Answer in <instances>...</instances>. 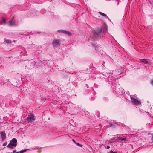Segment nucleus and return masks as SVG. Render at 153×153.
Here are the masks:
<instances>
[{"label": "nucleus", "instance_id": "nucleus-1", "mask_svg": "<svg viewBox=\"0 0 153 153\" xmlns=\"http://www.w3.org/2000/svg\"><path fill=\"white\" fill-rule=\"evenodd\" d=\"M17 140L16 139L14 138L10 141V143L7 145V147L8 148L13 149V146L16 147L17 145Z\"/></svg>", "mask_w": 153, "mask_h": 153}, {"label": "nucleus", "instance_id": "nucleus-2", "mask_svg": "<svg viewBox=\"0 0 153 153\" xmlns=\"http://www.w3.org/2000/svg\"><path fill=\"white\" fill-rule=\"evenodd\" d=\"M8 25L10 26H16L19 24V22L18 21H16L14 19V17L13 16L12 19L10 20L8 22Z\"/></svg>", "mask_w": 153, "mask_h": 153}, {"label": "nucleus", "instance_id": "nucleus-3", "mask_svg": "<svg viewBox=\"0 0 153 153\" xmlns=\"http://www.w3.org/2000/svg\"><path fill=\"white\" fill-rule=\"evenodd\" d=\"M53 47L55 48L60 46L61 44V40L60 39H54L52 43Z\"/></svg>", "mask_w": 153, "mask_h": 153}, {"label": "nucleus", "instance_id": "nucleus-4", "mask_svg": "<svg viewBox=\"0 0 153 153\" xmlns=\"http://www.w3.org/2000/svg\"><path fill=\"white\" fill-rule=\"evenodd\" d=\"M26 120L28 123H32L35 120L34 115L33 114H31L28 116Z\"/></svg>", "mask_w": 153, "mask_h": 153}, {"label": "nucleus", "instance_id": "nucleus-5", "mask_svg": "<svg viewBox=\"0 0 153 153\" xmlns=\"http://www.w3.org/2000/svg\"><path fill=\"white\" fill-rule=\"evenodd\" d=\"M131 99L132 103L134 105H137L140 104H141V102L137 99L131 97Z\"/></svg>", "mask_w": 153, "mask_h": 153}, {"label": "nucleus", "instance_id": "nucleus-6", "mask_svg": "<svg viewBox=\"0 0 153 153\" xmlns=\"http://www.w3.org/2000/svg\"><path fill=\"white\" fill-rule=\"evenodd\" d=\"M57 32L64 33L65 34L67 35L68 36H71L72 35L71 33L69 31H65L63 30H58L57 31Z\"/></svg>", "mask_w": 153, "mask_h": 153}, {"label": "nucleus", "instance_id": "nucleus-7", "mask_svg": "<svg viewBox=\"0 0 153 153\" xmlns=\"http://www.w3.org/2000/svg\"><path fill=\"white\" fill-rule=\"evenodd\" d=\"M102 31V28L101 27L97 28L96 31L94 32V35L95 34H96L97 36H99V34L101 33Z\"/></svg>", "mask_w": 153, "mask_h": 153}, {"label": "nucleus", "instance_id": "nucleus-8", "mask_svg": "<svg viewBox=\"0 0 153 153\" xmlns=\"http://www.w3.org/2000/svg\"><path fill=\"white\" fill-rule=\"evenodd\" d=\"M2 141H3L6 138V135L4 132H1V136Z\"/></svg>", "mask_w": 153, "mask_h": 153}, {"label": "nucleus", "instance_id": "nucleus-9", "mask_svg": "<svg viewBox=\"0 0 153 153\" xmlns=\"http://www.w3.org/2000/svg\"><path fill=\"white\" fill-rule=\"evenodd\" d=\"M140 61L147 64H149V62L147 61L146 59H140Z\"/></svg>", "mask_w": 153, "mask_h": 153}, {"label": "nucleus", "instance_id": "nucleus-10", "mask_svg": "<svg viewBox=\"0 0 153 153\" xmlns=\"http://www.w3.org/2000/svg\"><path fill=\"white\" fill-rule=\"evenodd\" d=\"M98 13L101 15V16H103L104 17H105L106 18H108V17L105 14H104V13H102L101 12H99Z\"/></svg>", "mask_w": 153, "mask_h": 153}, {"label": "nucleus", "instance_id": "nucleus-11", "mask_svg": "<svg viewBox=\"0 0 153 153\" xmlns=\"http://www.w3.org/2000/svg\"><path fill=\"white\" fill-rule=\"evenodd\" d=\"M27 150V149H25V150H22L20 151L19 152H17V153H23L24 152H25ZM15 152H16V150H14L13 151V153H15Z\"/></svg>", "mask_w": 153, "mask_h": 153}, {"label": "nucleus", "instance_id": "nucleus-12", "mask_svg": "<svg viewBox=\"0 0 153 153\" xmlns=\"http://www.w3.org/2000/svg\"><path fill=\"white\" fill-rule=\"evenodd\" d=\"M118 140H125L126 138H123L122 137H119L117 139Z\"/></svg>", "mask_w": 153, "mask_h": 153}, {"label": "nucleus", "instance_id": "nucleus-13", "mask_svg": "<svg viewBox=\"0 0 153 153\" xmlns=\"http://www.w3.org/2000/svg\"><path fill=\"white\" fill-rule=\"evenodd\" d=\"M5 42L7 43H10L11 42V41L10 40H6Z\"/></svg>", "mask_w": 153, "mask_h": 153}, {"label": "nucleus", "instance_id": "nucleus-14", "mask_svg": "<svg viewBox=\"0 0 153 153\" xmlns=\"http://www.w3.org/2000/svg\"><path fill=\"white\" fill-rule=\"evenodd\" d=\"M2 22H3V23L4 24H5L6 23V22H5V20L4 19H3V18L2 19Z\"/></svg>", "mask_w": 153, "mask_h": 153}, {"label": "nucleus", "instance_id": "nucleus-15", "mask_svg": "<svg viewBox=\"0 0 153 153\" xmlns=\"http://www.w3.org/2000/svg\"><path fill=\"white\" fill-rule=\"evenodd\" d=\"M76 144L78 146H79L81 147H82V145L78 143H76Z\"/></svg>", "mask_w": 153, "mask_h": 153}, {"label": "nucleus", "instance_id": "nucleus-16", "mask_svg": "<svg viewBox=\"0 0 153 153\" xmlns=\"http://www.w3.org/2000/svg\"><path fill=\"white\" fill-rule=\"evenodd\" d=\"M7 142H6L3 144V146H5L7 144Z\"/></svg>", "mask_w": 153, "mask_h": 153}, {"label": "nucleus", "instance_id": "nucleus-17", "mask_svg": "<svg viewBox=\"0 0 153 153\" xmlns=\"http://www.w3.org/2000/svg\"><path fill=\"white\" fill-rule=\"evenodd\" d=\"M110 153H117V152H113L112 151H111Z\"/></svg>", "mask_w": 153, "mask_h": 153}, {"label": "nucleus", "instance_id": "nucleus-18", "mask_svg": "<svg viewBox=\"0 0 153 153\" xmlns=\"http://www.w3.org/2000/svg\"><path fill=\"white\" fill-rule=\"evenodd\" d=\"M150 82L152 85L153 86V80H151Z\"/></svg>", "mask_w": 153, "mask_h": 153}, {"label": "nucleus", "instance_id": "nucleus-19", "mask_svg": "<svg viewBox=\"0 0 153 153\" xmlns=\"http://www.w3.org/2000/svg\"><path fill=\"white\" fill-rule=\"evenodd\" d=\"M110 146H108L107 147H106V148L107 149H109L110 148Z\"/></svg>", "mask_w": 153, "mask_h": 153}, {"label": "nucleus", "instance_id": "nucleus-20", "mask_svg": "<svg viewBox=\"0 0 153 153\" xmlns=\"http://www.w3.org/2000/svg\"><path fill=\"white\" fill-rule=\"evenodd\" d=\"M151 140L152 141H153V135H152V137L151 138Z\"/></svg>", "mask_w": 153, "mask_h": 153}, {"label": "nucleus", "instance_id": "nucleus-21", "mask_svg": "<svg viewBox=\"0 0 153 153\" xmlns=\"http://www.w3.org/2000/svg\"><path fill=\"white\" fill-rule=\"evenodd\" d=\"M50 13H51V14H53V13H52L51 12H50Z\"/></svg>", "mask_w": 153, "mask_h": 153}, {"label": "nucleus", "instance_id": "nucleus-22", "mask_svg": "<svg viewBox=\"0 0 153 153\" xmlns=\"http://www.w3.org/2000/svg\"><path fill=\"white\" fill-rule=\"evenodd\" d=\"M73 140V141H75L74 140V139H73V140Z\"/></svg>", "mask_w": 153, "mask_h": 153}]
</instances>
